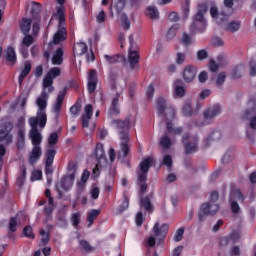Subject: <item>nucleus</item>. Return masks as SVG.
Segmentation results:
<instances>
[{"label": "nucleus", "instance_id": "1", "mask_svg": "<svg viewBox=\"0 0 256 256\" xmlns=\"http://www.w3.org/2000/svg\"><path fill=\"white\" fill-rule=\"evenodd\" d=\"M152 164L153 158H146L140 163V172H138V185L140 187L139 205L140 209H144L146 213H153L155 210L153 202H151V199H153V194L143 196L145 193H147V173L149 172Z\"/></svg>", "mask_w": 256, "mask_h": 256}, {"label": "nucleus", "instance_id": "2", "mask_svg": "<svg viewBox=\"0 0 256 256\" xmlns=\"http://www.w3.org/2000/svg\"><path fill=\"white\" fill-rule=\"evenodd\" d=\"M47 99H49V94H47V91L43 90L36 100L38 107L37 115L36 117H30V119L39 121L40 129H44L45 125H47V113H45V109H47Z\"/></svg>", "mask_w": 256, "mask_h": 256}, {"label": "nucleus", "instance_id": "3", "mask_svg": "<svg viewBox=\"0 0 256 256\" xmlns=\"http://www.w3.org/2000/svg\"><path fill=\"white\" fill-rule=\"evenodd\" d=\"M58 17V30L53 36L52 42L49 45H59V43H63L67 39V29H65V13L63 12V8H58V11L55 14Z\"/></svg>", "mask_w": 256, "mask_h": 256}, {"label": "nucleus", "instance_id": "4", "mask_svg": "<svg viewBox=\"0 0 256 256\" xmlns=\"http://www.w3.org/2000/svg\"><path fill=\"white\" fill-rule=\"evenodd\" d=\"M28 123L31 127L29 137L32 141L33 147H41V143H43V136L37 128V125H39V120H37V118H29Z\"/></svg>", "mask_w": 256, "mask_h": 256}, {"label": "nucleus", "instance_id": "5", "mask_svg": "<svg viewBox=\"0 0 256 256\" xmlns=\"http://www.w3.org/2000/svg\"><path fill=\"white\" fill-rule=\"evenodd\" d=\"M182 143H184L185 154L191 155V153H197L199 151V137L197 135L191 136L186 133L182 136Z\"/></svg>", "mask_w": 256, "mask_h": 256}, {"label": "nucleus", "instance_id": "6", "mask_svg": "<svg viewBox=\"0 0 256 256\" xmlns=\"http://www.w3.org/2000/svg\"><path fill=\"white\" fill-rule=\"evenodd\" d=\"M112 125L118 129L120 139L129 138V130L131 129V117H126L124 120H112Z\"/></svg>", "mask_w": 256, "mask_h": 256}, {"label": "nucleus", "instance_id": "7", "mask_svg": "<svg viewBox=\"0 0 256 256\" xmlns=\"http://www.w3.org/2000/svg\"><path fill=\"white\" fill-rule=\"evenodd\" d=\"M61 76V68H51L43 79V89H48V93H53L55 87H53V79Z\"/></svg>", "mask_w": 256, "mask_h": 256}, {"label": "nucleus", "instance_id": "8", "mask_svg": "<svg viewBox=\"0 0 256 256\" xmlns=\"http://www.w3.org/2000/svg\"><path fill=\"white\" fill-rule=\"evenodd\" d=\"M14 129L13 122H5L0 127V143L4 145H11L13 143V134L11 132Z\"/></svg>", "mask_w": 256, "mask_h": 256}, {"label": "nucleus", "instance_id": "9", "mask_svg": "<svg viewBox=\"0 0 256 256\" xmlns=\"http://www.w3.org/2000/svg\"><path fill=\"white\" fill-rule=\"evenodd\" d=\"M219 211V204L214 202H207L201 205L200 212L198 213L199 221H203L205 215H215Z\"/></svg>", "mask_w": 256, "mask_h": 256}, {"label": "nucleus", "instance_id": "10", "mask_svg": "<svg viewBox=\"0 0 256 256\" xmlns=\"http://www.w3.org/2000/svg\"><path fill=\"white\" fill-rule=\"evenodd\" d=\"M95 155L97 159L96 169H101V167L107 166V156H105V149H103V144H97Z\"/></svg>", "mask_w": 256, "mask_h": 256}, {"label": "nucleus", "instance_id": "11", "mask_svg": "<svg viewBox=\"0 0 256 256\" xmlns=\"http://www.w3.org/2000/svg\"><path fill=\"white\" fill-rule=\"evenodd\" d=\"M65 95H67V88L60 90L56 101L53 105V112L55 113L56 119L61 115V109L63 108V101H65Z\"/></svg>", "mask_w": 256, "mask_h": 256}, {"label": "nucleus", "instance_id": "12", "mask_svg": "<svg viewBox=\"0 0 256 256\" xmlns=\"http://www.w3.org/2000/svg\"><path fill=\"white\" fill-rule=\"evenodd\" d=\"M120 150L117 153L118 161H121V163H125V158L129 156V141L130 138L126 139H120Z\"/></svg>", "mask_w": 256, "mask_h": 256}, {"label": "nucleus", "instance_id": "13", "mask_svg": "<svg viewBox=\"0 0 256 256\" xmlns=\"http://www.w3.org/2000/svg\"><path fill=\"white\" fill-rule=\"evenodd\" d=\"M56 153L57 152L53 148H49L46 152L45 174L47 177L53 175V168H51V165H53Z\"/></svg>", "mask_w": 256, "mask_h": 256}, {"label": "nucleus", "instance_id": "14", "mask_svg": "<svg viewBox=\"0 0 256 256\" xmlns=\"http://www.w3.org/2000/svg\"><path fill=\"white\" fill-rule=\"evenodd\" d=\"M210 15L213 17V19H217L218 23H225V21H228L229 17H231V12L227 13L225 10H223L219 13L216 6H212L210 9Z\"/></svg>", "mask_w": 256, "mask_h": 256}, {"label": "nucleus", "instance_id": "15", "mask_svg": "<svg viewBox=\"0 0 256 256\" xmlns=\"http://www.w3.org/2000/svg\"><path fill=\"white\" fill-rule=\"evenodd\" d=\"M207 27V21L205 17L194 16L192 24L190 25V31L195 33V31H203Z\"/></svg>", "mask_w": 256, "mask_h": 256}, {"label": "nucleus", "instance_id": "16", "mask_svg": "<svg viewBox=\"0 0 256 256\" xmlns=\"http://www.w3.org/2000/svg\"><path fill=\"white\" fill-rule=\"evenodd\" d=\"M154 237L158 239L159 241H163L165 237H167V233L169 231V224H163L162 226H159V222H156L154 227Z\"/></svg>", "mask_w": 256, "mask_h": 256}, {"label": "nucleus", "instance_id": "17", "mask_svg": "<svg viewBox=\"0 0 256 256\" xmlns=\"http://www.w3.org/2000/svg\"><path fill=\"white\" fill-rule=\"evenodd\" d=\"M41 155H43L41 146H33L31 152L28 155V163L30 165H35V163L41 159Z\"/></svg>", "mask_w": 256, "mask_h": 256}, {"label": "nucleus", "instance_id": "18", "mask_svg": "<svg viewBox=\"0 0 256 256\" xmlns=\"http://www.w3.org/2000/svg\"><path fill=\"white\" fill-rule=\"evenodd\" d=\"M197 77V68L195 66H186L183 70V79L186 83H191Z\"/></svg>", "mask_w": 256, "mask_h": 256}, {"label": "nucleus", "instance_id": "19", "mask_svg": "<svg viewBox=\"0 0 256 256\" xmlns=\"http://www.w3.org/2000/svg\"><path fill=\"white\" fill-rule=\"evenodd\" d=\"M221 106L214 105L207 110L204 111V119L205 121H211V119H215V117H219L221 115Z\"/></svg>", "mask_w": 256, "mask_h": 256}, {"label": "nucleus", "instance_id": "20", "mask_svg": "<svg viewBox=\"0 0 256 256\" xmlns=\"http://www.w3.org/2000/svg\"><path fill=\"white\" fill-rule=\"evenodd\" d=\"M97 89V70H91L88 75V93H95Z\"/></svg>", "mask_w": 256, "mask_h": 256}, {"label": "nucleus", "instance_id": "21", "mask_svg": "<svg viewBox=\"0 0 256 256\" xmlns=\"http://www.w3.org/2000/svg\"><path fill=\"white\" fill-rule=\"evenodd\" d=\"M91 117H93V106L88 104L84 108V115H82V127H89Z\"/></svg>", "mask_w": 256, "mask_h": 256}, {"label": "nucleus", "instance_id": "22", "mask_svg": "<svg viewBox=\"0 0 256 256\" xmlns=\"http://www.w3.org/2000/svg\"><path fill=\"white\" fill-rule=\"evenodd\" d=\"M128 62L130 69L133 71L139 65V53L135 50L129 49Z\"/></svg>", "mask_w": 256, "mask_h": 256}, {"label": "nucleus", "instance_id": "23", "mask_svg": "<svg viewBox=\"0 0 256 256\" xmlns=\"http://www.w3.org/2000/svg\"><path fill=\"white\" fill-rule=\"evenodd\" d=\"M74 181H75V177L73 174L64 176L60 182V185H61L62 189H64V191H69V189H71V187H73Z\"/></svg>", "mask_w": 256, "mask_h": 256}, {"label": "nucleus", "instance_id": "24", "mask_svg": "<svg viewBox=\"0 0 256 256\" xmlns=\"http://www.w3.org/2000/svg\"><path fill=\"white\" fill-rule=\"evenodd\" d=\"M185 84L183 80L178 79L174 82V92L177 97H185Z\"/></svg>", "mask_w": 256, "mask_h": 256}, {"label": "nucleus", "instance_id": "25", "mask_svg": "<svg viewBox=\"0 0 256 256\" xmlns=\"http://www.w3.org/2000/svg\"><path fill=\"white\" fill-rule=\"evenodd\" d=\"M5 59L8 63H11V65H15L17 63V54L15 53L14 47H8L5 54Z\"/></svg>", "mask_w": 256, "mask_h": 256}, {"label": "nucleus", "instance_id": "26", "mask_svg": "<svg viewBox=\"0 0 256 256\" xmlns=\"http://www.w3.org/2000/svg\"><path fill=\"white\" fill-rule=\"evenodd\" d=\"M156 107L158 115H163V113H165L167 109H169V107H167V100L163 97H159L156 100Z\"/></svg>", "mask_w": 256, "mask_h": 256}, {"label": "nucleus", "instance_id": "27", "mask_svg": "<svg viewBox=\"0 0 256 256\" xmlns=\"http://www.w3.org/2000/svg\"><path fill=\"white\" fill-rule=\"evenodd\" d=\"M87 49V44L85 42H78L74 44L73 53L78 56L85 55V53H87Z\"/></svg>", "mask_w": 256, "mask_h": 256}, {"label": "nucleus", "instance_id": "28", "mask_svg": "<svg viewBox=\"0 0 256 256\" xmlns=\"http://www.w3.org/2000/svg\"><path fill=\"white\" fill-rule=\"evenodd\" d=\"M52 65H63V48H58L52 57Z\"/></svg>", "mask_w": 256, "mask_h": 256}, {"label": "nucleus", "instance_id": "29", "mask_svg": "<svg viewBox=\"0 0 256 256\" xmlns=\"http://www.w3.org/2000/svg\"><path fill=\"white\" fill-rule=\"evenodd\" d=\"M90 175H91V173L89 172V170L85 169L83 171L81 180H80V182L77 183L78 191L81 192L85 189V184L87 183V181H89Z\"/></svg>", "mask_w": 256, "mask_h": 256}, {"label": "nucleus", "instance_id": "30", "mask_svg": "<svg viewBox=\"0 0 256 256\" xmlns=\"http://www.w3.org/2000/svg\"><path fill=\"white\" fill-rule=\"evenodd\" d=\"M17 149L21 151L25 147V129H19L17 133Z\"/></svg>", "mask_w": 256, "mask_h": 256}, {"label": "nucleus", "instance_id": "31", "mask_svg": "<svg viewBox=\"0 0 256 256\" xmlns=\"http://www.w3.org/2000/svg\"><path fill=\"white\" fill-rule=\"evenodd\" d=\"M29 73H31V62L27 61L25 62L24 69L21 71L18 78L20 85L23 83V81H25V77H27Z\"/></svg>", "mask_w": 256, "mask_h": 256}, {"label": "nucleus", "instance_id": "32", "mask_svg": "<svg viewBox=\"0 0 256 256\" xmlns=\"http://www.w3.org/2000/svg\"><path fill=\"white\" fill-rule=\"evenodd\" d=\"M225 29L230 33H237L241 29V21L233 20L226 25Z\"/></svg>", "mask_w": 256, "mask_h": 256}, {"label": "nucleus", "instance_id": "33", "mask_svg": "<svg viewBox=\"0 0 256 256\" xmlns=\"http://www.w3.org/2000/svg\"><path fill=\"white\" fill-rule=\"evenodd\" d=\"M80 251L84 253H91L95 251V247L91 246V244L87 240H80L79 241Z\"/></svg>", "mask_w": 256, "mask_h": 256}, {"label": "nucleus", "instance_id": "34", "mask_svg": "<svg viewBox=\"0 0 256 256\" xmlns=\"http://www.w3.org/2000/svg\"><path fill=\"white\" fill-rule=\"evenodd\" d=\"M160 147L162 149L167 150L171 148V138L169 137V134L165 133L159 140Z\"/></svg>", "mask_w": 256, "mask_h": 256}, {"label": "nucleus", "instance_id": "35", "mask_svg": "<svg viewBox=\"0 0 256 256\" xmlns=\"http://www.w3.org/2000/svg\"><path fill=\"white\" fill-rule=\"evenodd\" d=\"M31 23H32V21L29 18L22 19L20 27H21V31L24 35H27V33H29L31 31Z\"/></svg>", "mask_w": 256, "mask_h": 256}, {"label": "nucleus", "instance_id": "36", "mask_svg": "<svg viewBox=\"0 0 256 256\" xmlns=\"http://www.w3.org/2000/svg\"><path fill=\"white\" fill-rule=\"evenodd\" d=\"M240 201V203H243V201H245V196H243V193H241V190L236 189L233 190L230 194V198L229 201Z\"/></svg>", "mask_w": 256, "mask_h": 256}, {"label": "nucleus", "instance_id": "37", "mask_svg": "<svg viewBox=\"0 0 256 256\" xmlns=\"http://www.w3.org/2000/svg\"><path fill=\"white\" fill-rule=\"evenodd\" d=\"M166 129H167V132L170 133V135H181V133H183V128L181 127L174 128L173 122H167Z\"/></svg>", "mask_w": 256, "mask_h": 256}, {"label": "nucleus", "instance_id": "38", "mask_svg": "<svg viewBox=\"0 0 256 256\" xmlns=\"http://www.w3.org/2000/svg\"><path fill=\"white\" fill-rule=\"evenodd\" d=\"M146 15H147V17H149L150 19L157 20V19H159V10H158L157 7H155V6H149V7L146 9Z\"/></svg>", "mask_w": 256, "mask_h": 256}, {"label": "nucleus", "instance_id": "39", "mask_svg": "<svg viewBox=\"0 0 256 256\" xmlns=\"http://www.w3.org/2000/svg\"><path fill=\"white\" fill-rule=\"evenodd\" d=\"M104 59H106L107 63H109L110 65H114V63H121V61H124L125 58L121 55H113V56H109V55H105Z\"/></svg>", "mask_w": 256, "mask_h": 256}, {"label": "nucleus", "instance_id": "40", "mask_svg": "<svg viewBox=\"0 0 256 256\" xmlns=\"http://www.w3.org/2000/svg\"><path fill=\"white\" fill-rule=\"evenodd\" d=\"M101 214V210H91L89 213H88V216H87V221H88V227H91V225H93V223L95 222V219H97V217H99V215Z\"/></svg>", "mask_w": 256, "mask_h": 256}, {"label": "nucleus", "instance_id": "41", "mask_svg": "<svg viewBox=\"0 0 256 256\" xmlns=\"http://www.w3.org/2000/svg\"><path fill=\"white\" fill-rule=\"evenodd\" d=\"M32 5V19H40L39 15H41V4H39V2H32Z\"/></svg>", "mask_w": 256, "mask_h": 256}, {"label": "nucleus", "instance_id": "42", "mask_svg": "<svg viewBox=\"0 0 256 256\" xmlns=\"http://www.w3.org/2000/svg\"><path fill=\"white\" fill-rule=\"evenodd\" d=\"M239 239L237 233H232L230 236L223 237L220 240L221 245H229V243H235Z\"/></svg>", "mask_w": 256, "mask_h": 256}, {"label": "nucleus", "instance_id": "43", "mask_svg": "<svg viewBox=\"0 0 256 256\" xmlns=\"http://www.w3.org/2000/svg\"><path fill=\"white\" fill-rule=\"evenodd\" d=\"M22 174L18 176L16 185L22 187L25 185V177H27V168L25 166L20 167Z\"/></svg>", "mask_w": 256, "mask_h": 256}, {"label": "nucleus", "instance_id": "44", "mask_svg": "<svg viewBox=\"0 0 256 256\" xmlns=\"http://www.w3.org/2000/svg\"><path fill=\"white\" fill-rule=\"evenodd\" d=\"M208 6H207V3L205 2H201L198 4L197 6V13H196V17H205V13H207L208 11Z\"/></svg>", "mask_w": 256, "mask_h": 256}, {"label": "nucleus", "instance_id": "45", "mask_svg": "<svg viewBox=\"0 0 256 256\" xmlns=\"http://www.w3.org/2000/svg\"><path fill=\"white\" fill-rule=\"evenodd\" d=\"M119 98H114L110 107V115H119Z\"/></svg>", "mask_w": 256, "mask_h": 256}, {"label": "nucleus", "instance_id": "46", "mask_svg": "<svg viewBox=\"0 0 256 256\" xmlns=\"http://www.w3.org/2000/svg\"><path fill=\"white\" fill-rule=\"evenodd\" d=\"M253 115H255V107L247 108L242 114V119L244 121H249V119H253Z\"/></svg>", "mask_w": 256, "mask_h": 256}, {"label": "nucleus", "instance_id": "47", "mask_svg": "<svg viewBox=\"0 0 256 256\" xmlns=\"http://www.w3.org/2000/svg\"><path fill=\"white\" fill-rule=\"evenodd\" d=\"M182 113L184 117H191L193 115V109H191V102L187 101L184 103L182 107Z\"/></svg>", "mask_w": 256, "mask_h": 256}, {"label": "nucleus", "instance_id": "48", "mask_svg": "<svg viewBox=\"0 0 256 256\" xmlns=\"http://www.w3.org/2000/svg\"><path fill=\"white\" fill-rule=\"evenodd\" d=\"M125 5H127V0H117L114 5V9H116L117 15H121V13H123Z\"/></svg>", "mask_w": 256, "mask_h": 256}, {"label": "nucleus", "instance_id": "49", "mask_svg": "<svg viewBox=\"0 0 256 256\" xmlns=\"http://www.w3.org/2000/svg\"><path fill=\"white\" fill-rule=\"evenodd\" d=\"M229 203H230V209L233 215H240L241 207L239 206V203H237L236 200H229Z\"/></svg>", "mask_w": 256, "mask_h": 256}, {"label": "nucleus", "instance_id": "50", "mask_svg": "<svg viewBox=\"0 0 256 256\" xmlns=\"http://www.w3.org/2000/svg\"><path fill=\"white\" fill-rule=\"evenodd\" d=\"M177 31H179V25L175 24L168 30L166 34L167 39L170 41L171 39H174L175 35H177Z\"/></svg>", "mask_w": 256, "mask_h": 256}, {"label": "nucleus", "instance_id": "51", "mask_svg": "<svg viewBox=\"0 0 256 256\" xmlns=\"http://www.w3.org/2000/svg\"><path fill=\"white\" fill-rule=\"evenodd\" d=\"M58 141L59 135L56 132L50 134V136L48 137V143L50 147H54V145H57Z\"/></svg>", "mask_w": 256, "mask_h": 256}, {"label": "nucleus", "instance_id": "52", "mask_svg": "<svg viewBox=\"0 0 256 256\" xmlns=\"http://www.w3.org/2000/svg\"><path fill=\"white\" fill-rule=\"evenodd\" d=\"M34 38L31 35L26 34L22 40V45L24 47H31V44L34 43Z\"/></svg>", "mask_w": 256, "mask_h": 256}, {"label": "nucleus", "instance_id": "53", "mask_svg": "<svg viewBox=\"0 0 256 256\" xmlns=\"http://www.w3.org/2000/svg\"><path fill=\"white\" fill-rule=\"evenodd\" d=\"M165 119L166 121H171V119H175V109L172 107H168L165 111Z\"/></svg>", "mask_w": 256, "mask_h": 256}, {"label": "nucleus", "instance_id": "54", "mask_svg": "<svg viewBox=\"0 0 256 256\" xmlns=\"http://www.w3.org/2000/svg\"><path fill=\"white\" fill-rule=\"evenodd\" d=\"M81 112V103L76 102L71 108L70 113L71 115H74V117H77L78 113Z\"/></svg>", "mask_w": 256, "mask_h": 256}, {"label": "nucleus", "instance_id": "55", "mask_svg": "<svg viewBox=\"0 0 256 256\" xmlns=\"http://www.w3.org/2000/svg\"><path fill=\"white\" fill-rule=\"evenodd\" d=\"M40 236L42 245H47L49 243V232H46L45 230L41 229Z\"/></svg>", "mask_w": 256, "mask_h": 256}, {"label": "nucleus", "instance_id": "56", "mask_svg": "<svg viewBox=\"0 0 256 256\" xmlns=\"http://www.w3.org/2000/svg\"><path fill=\"white\" fill-rule=\"evenodd\" d=\"M162 165H166L168 169H171V167H173V158L170 155H165L162 160Z\"/></svg>", "mask_w": 256, "mask_h": 256}, {"label": "nucleus", "instance_id": "57", "mask_svg": "<svg viewBox=\"0 0 256 256\" xmlns=\"http://www.w3.org/2000/svg\"><path fill=\"white\" fill-rule=\"evenodd\" d=\"M126 209H129V198H127V196H124V201L122 202L121 206L118 209V213L121 214L124 211H126Z\"/></svg>", "mask_w": 256, "mask_h": 256}, {"label": "nucleus", "instance_id": "58", "mask_svg": "<svg viewBox=\"0 0 256 256\" xmlns=\"http://www.w3.org/2000/svg\"><path fill=\"white\" fill-rule=\"evenodd\" d=\"M43 178V172L41 170H36L34 172H32L31 181H41V179Z\"/></svg>", "mask_w": 256, "mask_h": 256}, {"label": "nucleus", "instance_id": "59", "mask_svg": "<svg viewBox=\"0 0 256 256\" xmlns=\"http://www.w3.org/2000/svg\"><path fill=\"white\" fill-rule=\"evenodd\" d=\"M184 233H185V228H179L174 235V241H176V243H179V241L183 239Z\"/></svg>", "mask_w": 256, "mask_h": 256}, {"label": "nucleus", "instance_id": "60", "mask_svg": "<svg viewBox=\"0 0 256 256\" xmlns=\"http://www.w3.org/2000/svg\"><path fill=\"white\" fill-rule=\"evenodd\" d=\"M23 234L25 235V237H28L29 239L35 238V234H33V228L31 226H26L23 229Z\"/></svg>", "mask_w": 256, "mask_h": 256}, {"label": "nucleus", "instance_id": "61", "mask_svg": "<svg viewBox=\"0 0 256 256\" xmlns=\"http://www.w3.org/2000/svg\"><path fill=\"white\" fill-rule=\"evenodd\" d=\"M207 57H209V53L207 52V50L202 49L197 52L198 61H204V59H207Z\"/></svg>", "mask_w": 256, "mask_h": 256}, {"label": "nucleus", "instance_id": "62", "mask_svg": "<svg viewBox=\"0 0 256 256\" xmlns=\"http://www.w3.org/2000/svg\"><path fill=\"white\" fill-rule=\"evenodd\" d=\"M9 230L12 233H15L17 231V217H12L9 222Z\"/></svg>", "mask_w": 256, "mask_h": 256}, {"label": "nucleus", "instance_id": "63", "mask_svg": "<svg viewBox=\"0 0 256 256\" xmlns=\"http://www.w3.org/2000/svg\"><path fill=\"white\" fill-rule=\"evenodd\" d=\"M186 57H187V55H185V53L178 52L177 55H176L177 65H183V63H185Z\"/></svg>", "mask_w": 256, "mask_h": 256}, {"label": "nucleus", "instance_id": "64", "mask_svg": "<svg viewBox=\"0 0 256 256\" xmlns=\"http://www.w3.org/2000/svg\"><path fill=\"white\" fill-rule=\"evenodd\" d=\"M68 171H69V175H74L77 173V164H75V162H69L68 164Z\"/></svg>", "mask_w": 256, "mask_h": 256}]
</instances>
